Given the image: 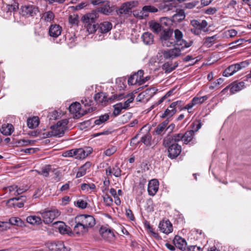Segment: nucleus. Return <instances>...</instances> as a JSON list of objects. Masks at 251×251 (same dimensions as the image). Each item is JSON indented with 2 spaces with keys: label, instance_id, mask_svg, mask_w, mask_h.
Returning a JSON list of instances; mask_svg holds the SVG:
<instances>
[{
  "label": "nucleus",
  "instance_id": "obj_37",
  "mask_svg": "<svg viewBox=\"0 0 251 251\" xmlns=\"http://www.w3.org/2000/svg\"><path fill=\"white\" fill-rule=\"evenodd\" d=\"M217 39V37L216 35L205 37L204 39L203 45L207 48H210L216 43Z\"/></svg>",
  "mask_w": 251,
  "mask_h": 251
},
{
  "label": "nucleus",
  "instance_id": "obj_5",
  "mask_svg": "<svg viewBox=\"0 0 251 251\" xmlns=\"http://www.w3.org/2000/svg\"><path fill=\"white\" fill-rule=\"evenodd\" d=\"M45 246L50 251H69V248L66 247L61 241H49Z\"/></svg>",
  "mask_w": 251,
  "mask_h": 251
},
{
  "label": "nucleus",
  "instance_id": "obj_53",
  "mask_svg": "<svg viewBox=\"0 0 251 251\" xmlns=\"http://www.w3.org/2000/svg\"><path fill=\"white\" fill-rule=\"evenodd\" d=\"M139 79L137 76H136L135 75H131L130 77L128 79V84L129 85H134L136 84H138L139 85V82L138 81Z\"/></svg>",
  "mask_w": 251,
  "mask_h": 251
},
{
  "label": "nucleus",
  "instance_id": "obj_9",
  "mask_svg": "<svg viewBox=\"0 0 251 251\" xmlns=\"http://www.w3.org/2000/svg\"><path fill=\"white\" fill-rule=\"evenodd\" d=\"M183 49L175 47L173 49H167L162 51L163 57L165 59H173L181 54V50Z\"/></svg>",
  "mask_w": 251,
  "mask_h": 251
},
{
  "label": "nucleus",
  "instance_id": "obj_28",
  "mask_svg": "<svg viewBox=\"0 0 251 251\" xmlns=\"http://www.w3.org/2000/svg\"><path fill=\"white\" fill-rule=\"evenodd\" d=\"M94 98L98 103L102 105H106V103L108 102L107 96L104 93L100 92L96 94Z\"/></svg>",
  "mask_w": 251,
  "mask_h": 251
},
{
  "label": "nucleus",
  "instance_id": "obj_2",
  "mask_svg": "<svg viewBox=\"0 0 251 251\" xmlns=\"http://www.w3.org/2000/svg\"><path fill=\"white\" fill-rule=\"evenodd\" d=\"M68 122L66 120L60 121L57 122L56 125L51 126V131H50V136H62L66 129V125Z\"/></svg>",
  "mask_w": 251,
  "mask_h": 251
},
{
  "label": "nucleus",
  "instance_id": "obj_58",
  "mask_svg": "<svg viewBox=\"0 0 251 251\" xmlns=\"http://www.w3.org/2000/svg\"><path fill=\"white\" fill-rule=\"evenodd\" d=\"M201 126V123L200 120L195 121L193 123V128L195 132L198 131Z\"/></svg>",
  "mask_w": 251,
  "mask_h": 251
},
{
  "label": "nucleus",
  "instance_id": "obj_62",
  "mask_svg": "<svg viewBox=\"0 0 251 251\" xmlns=\"http://www.w3.org/2000/svg\"><path fill=\"white\" fill-rule=\"evenodd\" d=\"M199 3V2L198 0H195L192 1L191 2H188L186 3V7L187 8L191 9L197 6Z\"/></svg>",
  "mask_w": 251,
  "mask_h": 251
},
{
  "label": "nucleus",
  "instance_id": "obj_24",
  "mask_svg": "<svg viewBox=\"0 0 251 251\" xmlns=\"http://www.w3.org/2000/svg\"><path fill=\"white\" fill-rule=\"evenodd\" d=\"M96 11L98 13L100 12L104 15H109L112 11V9L110 5V2L108 1H105L102 6L98 8Z\"/></svg>",
  "mask_w": 251,
  "mask_h": 251
},
{
  "label": "nucleus",
  "instance_id": "obj_55",
  "mask_svg": "<svg viewBox=\"0 0 251 251\" xmlns=\"http://www.w3.org/2000/svg\"><path fill=\"white\" fill-rule=\"evenodd\" d=\"M69 23L73 25H76L78 24V20L77 15H70L69 17Z\"/></svg>",
  "mask_w": 251,
  "mask_h": 251
},
{
  "label": "nucleus",
  "instance_id": "obj_7",
  "mask_svg": "<svg viewBox=\"0 0 251 251\" xmlns=\"http://www.w3.org/2000/svg\"><path fill=\"white\" fill-rule=\"evenodd\" d=\"M99 232L103 239L107 242L111 243L115 240V235L110 228L102 226L99 229Z\"/></svg>",
  "mask_w": 251,
  "mask_h": 251
},
{
  "label": "nucleus",
  "instance_id": "obj_41",
  "mask_svg": "<svg viewBox=\"0 0 251 251\" xmlns=\"http://www.w3.org/2000/svg\"><path fill=\"white\" fill-rule=\"evenodd\" d=\"M109 119V115L108 114H104L101 115L99 117L98 119H96L94 123L96 125H100L104 123Z\"/></svg>",
  "mask_w": 251,
  "mask_h": 251
},
{
  "label": "nucleus",
  "instance_id": "obj_23",
  "mask_svg": "<svg viewBox=\"0 0 251 251\" xmlns=\"http://www.w3.org/2000/svg\"><path fill=\"white\" fill-rule=\"evenodd\" d=\"M191 24L194 27H197L201 31L203 32L206 31L205 28L208 25L207 22L204 20H202L201 22L196 20H193L191 21Z\"/></svg>",
  "mask_w": 251,
  "mask_h": 251
},
{
  "label": "nucleus",
  "instance_id": "obj_33",
  "mask_svg": "<svg viewBox=\"0 0 251 251\" xmlns=\"http://www.w3.org/2000/svg\"><path fill=\"white\" fill-rule=\"evenodd\" d=\"M142 39L143 42L146 45H151L154 41L153 35L149 32L144 33L142 36Z\"/></svg>",
  "mask_w": 251,
  "mask_h": 251
},
{
  "label": "nucleus",
  "instance_id": "obj_31",
  "mask_svg": "<svg viewBox=\"0 0 251 251\" xmlns=\"http://www.w3.org/2000/svg\"><path fill=\"white\" fill-rule=\"evenodd\" d=\"M99 30L102 33L108 32L112 28V24L108 21L101 23L99 25Z\"/></svg>",
  "mask_w": 251,
  "mask_h": 251
},
{
  "label": "nucleus",
  "instance_id": "obj_46",
  "mask_svg": "<svg viewBox=\"0 0 251 251\" xmlns=\"http://www.w3.org/2000/svg\"><path fill=\"white\" fill-rule=\"evenodd\" d=\"M114 107V111L113 112V114L115 116H117L120 114L122 110L124 109L122 106V102H119L117 103L116 104L113 106Z\"/></svg>",
  "mask_w": 251,
  "mask_h": 251
},
{
  "label": "nucleus",
  "instance_id": "obj_54",
  "mask_svg": "<svg viewBox=\"0 0 251 251\" xmlns=\"http://www.w3.org/2000/svg\"><path fill=\"white\" fill-rule=\"evenodd\" d=\"M142 11L147 12H156L158 11V9L153 6L146 5L142 8Z\"/></svg>",
  "mask_w": 251,
  "mask_h": 251
},
{
  "label": "nucleus",
  "instance_id": "obj_19",
  "mask_svg": "<svg viewBox=\"0 0 251 251\" xmlns=\"http://www.w3.org/2000/svg\"><path fill=\"white\" fill-rule=\"evenodd\" d=\"M105 173L107 176H111L113 174L115 177H120L121 175V170L118 165H115L112 168L109 166L105 170Z\"/></svg>",
  "mask_w": 251,
  "mask_h": 251
},
{
  "label": "nucleus",
  "instance_id": "obj_22",
  "mask_svg": "<svg viewBox=\"0 0 251 251\" xmlns=\"http://www.w3.org/2000/svg\"><path fill=\"white\" fill-rule=\"evenodd\" d=\"M173 242L177 248L181 250H186V242L180 236H176L174 239Z\"/></svg>",
  "mask_w": 251,
  "mask_h": 251
},
{
  "label": "nucleus",
  "instance_id": "obj_20",
  "mask_svg": "<svg viewBox=\"0 0 251 251\" xmlns=\"http://www.w3.org/2000/svg\"><path fill=\"white\" fill-rule=\"evenodd\" d=\"M62 27L59 25H51L49 28V34L54 38L58 37L61 33Z\"/></svg>",
  "mask_w": 251,
  "mask_h": 251
},
{
  "label": "nucleus",
  "instance_id": "obj_30",
  "mask_svg": "<svg viewBox=\"0 0 251 251\" xmlns=\"http://www.w3.org/2000/svg\"><path fill=\"white\" fill-rule=\"evenodd\" d=\"M0 130V132L4 135H10L14 131V127L10 124H3Z\"/></svg>",
  "mask_w": 251,
  "mask_h": 251
},
{
  "label": "nucleus",
  "instance_id": "obj_18",
  "mask_svg": "<svg viewBox=\"0 0 251 251\" xmlns=\"http://www.w3.org/2000/svg\"><path fill=\"white\" fill-rule=\"evenodd\" d=\"M159 182L156 179H153L149 181L148 184V191L150 196H154L158 190Z\"/></svg>",
  "mask_w": 251,
  "mask_h": 251
},
{
  "label": "nucleus",
  "instance_id": "obj_35",
  "mask_svg": "<svg viewBox=\"0 0 251 251\" xmlns=\"http://www.w3.org/2000/svg\"><path fill=\"white\" fill-rule=\"evenodd\" d=\"M28 223L32 225H40L42 223V219L40 217L35 215L29 216L26 218Z\"/></svg>",
  "mask_w": 251,
  "mask_h": 251
},
{
  "label": "nucleus",
  "instance_id": "obj_27",
  "mask_svg": "<svg viewBox=\"0 0 251 251\" xmlns=\"http://www.w3.org/2000/svg\"><path fill=\"white\" fill-rule=\"evenodd\" d=\"M75 225L73 227V230L75 233L77 234H82L83 233L88 231V230H86V228L84 226V225H82L80 222H78L77 220V218L75 217Z\"/></svg>",
  "mask_w": 251,
  "mask_h": 251
},
{
  "label": "nucleus",
  "instance_id": "obj_21",
  "mask_svg": "<svg viewBox=\"0 0 251 251\" xmlns=\"http://www.w3.org/2000/svg\"><path fill=\"white\" fill-rule=\"evenodd\" d=\"M178 102V101L172 102L169 108L165 111L163 114L161 116V117H171L173 116L176 112V106Z\"/></svg>",
  "mask_w": 251,
  "mask_h": 251
},
{
  "label": "nucleus",
  "instance_id": "obj_38",
  "mask_svg": "<svg viewBox=\"0 0 251 251\" xmlns=\"http://www.w3.org/2000/svg\"><path fill=\"white\" fill-rule=\"evenodd\" d=\"M194 134L195 131L194 130L187 131L184 134H183L184 143L187 144L190 142L193 138Z\"/></svg>",
  "mask_w": 251,
  "mask_h": 251
},
{
  "label": "nucleus",
  "instance_id": "obj_50",
  "mask_svg": "<svg viewBox=\"0 0 251 251\" xmlns=\"http://www.w3.org/2000/svg\"><path fill=\"white\" fill-rule=\"evenodd\" d=\"M117 148L116 146H110L104 152V154L107 156H110L117 151Z\"/></svg>",
  "mask_w": 251,
  "mask_h": 251
},
{
  "label": "nucleus",
  "instance_id": "obj_26",
  "mask_svg": "<svg viewBox=\"0 0 251 251\" xmlns=\"http://www.w3.org/2000/svg\"><path fill=\"white\" fill-rule=\"evenodd\" d=\"M69 111L72 114H75V116H81L83 113L80 112L81 105L79 102H75L72 103L69 107Z\"/></svg>",
  "mask_w": 251,
  "mask_h": 251
},
{
  "label": "nucleus",
  "instance_id": "obj_14",
  "mask_svg": "<svg viewBox=\"0 0 251 251\" xmlns=\"http://www.w3.org/2000/svg\"><path fill=\"white\" fill-rule=\"evenodd\" d=\"M159 230L163 233L168 234L173 230L172 224L168 220H163L159 224Z\"/></svg>",
  "mask_w": 251,
  "mask_h": 251
},
{
  "label": "nucleus",
  "instance_id": "obj_56",
  "mask_svg": "<svg viewBox=\"0 0 251 251\" xmlns=\"http://www.w3.org/2000/svg\"><path fill=\"white\" fill-rule=\"evenodd\" d=\"M125 98L123 94L114 95L109 98H108V102H112L115 100H121Z\"/></svg>",
  "mask_w": 251,
  "mask_h": 251
},
{
  "label": "nucleus",
  "instance_id": "obj_15",
  "mask_svg": "<svg viewBox=\"0 0 251 251\" xmlns=\"http://www.w3.org/2000/svg\"><path fill=\"white\" fill-rule=\"evenodd\" d=\"M182 140L183 141V134L178 133L173 135L172 136H168L164 139L163 145L164 146H168L171 143H176Z\"/></svg>",
  "mask_w": 251,
  "mask_h": 251
},
{
  "label": "nucleus",
  "instance_id": "obj_29",
  "mask_svg": "<svg viewBox=\"0 0 251 251\" xmlns=\"http://www.w3.org/2000/svg\"><path fill=\"white\" fill-rule=\"evenodd\" d=\"M178 66V63L175 62L173 63L171 62H167L162 65V69L165 71V73L168 74L175 70Z\"/></svg>",
  "mask_w": 251,
  "mask_h": 251
},
{
  "label": "nucleus",
  "instance_id": "obj_1",
  "mask_svg": "<svg viewBox=\"0 0 251 251\" xmlns=\"http://www.w3.org/2000/svg\"><path fill=\"white\" fill-rule=\"evenodd\" d=\"M98 17L99 13L95 10L86 14L82 17L81 20L89 34L94 33L96 31V20Z\"/></svg>",
  "mask_w": 251,
  "mask_h": 251
},
{
  "label": "nucleus",
  "instance_id": "obj_44",
  "mask_svg": "<svg viewBox=\"0 0 251 251\" xmlns=\"http://www.w3.org/2000/svg\"><path fill=\"white\" fill-rule=\"evenodd\" d=\"M126 97H129V98L125 102L122 103L124 109H126L129 107L130 103L133 101L135 98L134 94L132 93L127 95Z\"/></svg>",
  "mask_w": 251,
  "mask_h": 251
},
{
  "label": "nucleus",
  "instance_id": "obj_40",
  "mask_svg": "<svg viewBox=\"0 0 251 251\" xmlns=\"http://www.w3.org/2000/svg\"><path fill=\"white\" fill-rule=\"evenodd\" d=\"M95 184L91 183H82L81 184V189L82 191L86 193H90V191H94L96 189Z\"/></svg>",
  "mask_w": 251,
  "mask_h": 251
},
{
  "label": "nucleus",
  "instance_id": "obj_43",
  "mask_svg": "<svg viewBox=\"0 0 251 251\" xmlns=\"http://www.w3.org/2000/svg\"><path fill=\"white\" fill-rule=\"evenodd\" d=\"M149 25L154 33H158L161 30V25L158 23L151 21L149 22Z\"/></svg>",
  "mask_w": 251,
  "mask_h": 251
},
{
  "label": "nucleus",
  "instance_id": "obj_64",
  "mask_svg": "<svg viewBox=\"0 0 251 251\" xmlns=\"http://www.w3.org/2000/svg\"><path fill=\"white\" fill-rule=\"evenodd\" d=\"M186 251H202V250L197 246H191L187 247Z\"/></svg>",
  "mask_w": 251,
  "mask_h": 251
},
{
  "label": "nucleus",
  "instance_id": "obj_13",
  "mask_svg": "<svg viewBox=\"0 0 251 251\" xmlns=\"http://www.w3.org/2000/svg\"><path fill=\"white\" fill-rule=\"evenodd\" d=\"M138 4L137 1L132 0L124 3L119 9L120 14H127L131 12V9Z\"/></svg>",
  "mask_w": 251,
  "mask_h": 251
},
{
  "label": "nucleus",
  "instance_id": "obj_42",
  "mask_svg": "<svg viewBox=\"0 0 251 251\" xmlns=\"http://www.w3.org/2000/svg\"><path fill=\"white\" fill-rule=\"evenodd\" d=\"M151 135L150 132H148L141 138V141L147 146H150L151 142Z\"/></svg>",
  "mask_w": 251,
  "mask_h": 251
},
{
  "label": "nucleus",
  "instance_id": "obj_8",
  "mask_svg": "<svg viewBox=\"0 0 251 251\" xmlns=\"http://www.w3.org/2000/svg\"><path fill=\"white\" fill-rule=\"evenodd\" d=\"M174 36L175 39V45L181 46V49L187 48L190 47L192 45V41L187 42L182 39L183 33L179 29H176L174 31Z\"/></svg>",
  "mask_w": 251,
  "mask_h": 251
},
{
  "label": "nucleus",
  "instance_id": "obj_12",
  "mask_svg": "<svg viewBox=\"0 0 251 251\" xmlns=\"http://www.w3.org/2000/svg\"><path fill=\"white\" fill-rule=\"evenodd\" d=\"M21 14L24 16H33L38 11L34 6L30 4H25L21 7Z\"/></svg>",
  "mask_w": 251,
  "mask_h": 251
},
{
  "label": "nucleus",
  "instance_id": "obj_10",
  "mask_svg": "<svg viewBox=\"0 0 251 251\" xmlns=\"http://www.w3.org/2000/svg\"><path fill=\"white\" fill-rule=\"evenodd\" d=\"M172 33L169 31H164L160 36V41L164 47H170L175 45V40L173 38Z\"/></svg>",
  "mask_w": 251,
  "mask_h": 251
},
{
  "label": "nucleus",
  "instance_id": "obj_63",
  "mask_svg": "<svg viewBox=\"0 0 251 251\" xmlns=\"http://www.w3.org/2000/svg\"><path fill=\"white\" fill-rule=\"evenodd\" d=\"M244 41L243 39H240L237 40H236L235 41L231 43L230 44V45H232L231 46V48H234L238 46L239 45L242 44Z\"/></svg>",
  "mask_w": 251,
  "mask_h": 251
},
{
  "label": "nucleus",
  "instance_id": "obj_16",
  "mask_svg": "<svg viewBox=\"0 0 251 251\" xmlns=\"http://www.w3.org/2000/svg\"><path fill=\"white\" fill-rule=\"evenodd\" d=\"M25 201V198L24 196H21L18 198H14L9 199L7 201V204L9 206H17L19 208H22L24 205L23 201Z\"/></svg>",
  "mask_w": 251,
  "mask_h": 251
},
{
  "label": "nucleus",
  "instance_id": "obj_45",
  "mask_svg": "<svg viewBox=\"0 0 251 251\" xmlns=\"http://www.w3.org/2000/svg\"><path fill=\"white\" fill-rule=\"evenodd\" d=\"M159 9L164 12H170L174 11L176 7L171 4L164 3L160 6Z\"/></svg>",
  "mask_w": 251,
  "mask_h": 251
},
{
  "label": "nucleus",
  "instance_id": "obj_36",
  "mask_svg": "<svg viewBox=\"0 0 251 251\" xmlns=\"http://www.w3.org/2000/svg\"><path fill=\"white\" fill-rule=\"evenodd\" d=\"M168 121L165 120L159 124L154 130V133L157 135H160L166 129V127L168 124Z\"/></svg>",
  "mask_w": 251,
  "mask_h": 251
},
{
  "label": "nucleus",
  "instance_id": "obj_47",
  "mask_svg": "<svg viewBox=\"0 0 251 251\" xmlns=\"http://www.w3.org/2000/svg\"><path fill=\"white\" fill-rule=\"evenodd\" d=\"M208 97L207 96H204L201 97H194L192 100L194 103V105L201 104L205 100H207Z\"/></svg>",
  "mask_w": 251,
  "mask_h": 251
},
{
  "label": "nucleus",
  "instance_id": "obj_4",
  "mask_svg": "<svg viewBox=\"0 0 251 251\" xmlns=\"http://www.w3.org/2000/svg\"><path fill=\"white\" fill-rule=\"evenodd\" d=\"M78 222H80L82 225L88 231L90 228L92 227L96 224L95 219L93 216L89 215H79L75 217Z\"/></svg>",
  "mask_w": 251,
  "mask_h": 251
},
{
  "label": "nucleus",
  "instance_id": "obj_59",
  "mask_svg": "<svg viewBox=\"0 0 251 251\" xmlns=\"http://www.w3.org/2000/svg\"><path fill=\"white\" fill-rule=\"evenodd\" d=\"M9 228L10 226L8 222L0 221V230L5 231Z\"/></svg>",
  "mask_w": 251,
  "mask_h": 251
},
{
  "label": "nucleus",
  "instance_id": "obj_25",
  "mask_svg": "<svg viewBox=\"0 0 251 251\" xmlns=\"http://www.w3.org/2000/svg\"><path fill=\"white\" fill-rule=\"evenodd\" d=\"M55 18L54 13L51 11L43 13L41 17V20L46 23H51Z\"/></svg>",
  "mask_w": 251,
  "mask_h": 251
},
{
  "label": "nucleus",
  "instance_id": "obj_32",
  "mask_svg": "<svg viewBox=\"0 0 251 251\" xmlns=\"http://www.w3.org/2000/svg\"><path fill=\"white\" fill-rule=\"evenodd\" d=\"M185 18L184 11L182 9L176 11V13L172 16V20L174 22H179Z\"/></svg>",
  "mask_w": 251,
  "mask_h": 251
},
{
  "label": "nucleus",
  "instance_id": "obj_49",
  "mask_svg": "<svg viewBox=\"0 0 251 251\" xmlns=\"http://www.w3.org/2000/svg\"><path fill=\"white\" fill-rule=\"evenodd\" d=\"M9 226L15 225V226H20L22 224V220L18 217H12L9 219Z\"/></svg>",
  "mask_w": 251,
  "mask_h": 251
},
{
  "label": "nucleus",
  "instance_id": "obj_57",
  "mask_svg": "<svg viewBox=\"0 0 251 251\" xmlns=\"http://www.w3.org/2000/svg\"><path fill=\"white\" fill-rule=\"evenodd\" d=\"M103 199L106 205L110 206L112 205L113 203V200L108 195L106 194L103 196Z\"/></svg>",
  "mask_w": 251,
  "mask_h": 251
},
{
  "label": "nucleus",
  "instance_id": "obj_61",
  "mask_svg": "<svg viewBox=\"0 0 251 251\" xmlns=\"http://www.w3.org/2000/svg\"><path fill=\"white\" fill-rule=\"evenodd\" d=\"M61 224L58 226V230L60 233L64 234L67 232V229L66 228V226L64 225L62 223L59 222Z\"/></svg>",
  "mask_w": 251,
  "mask_h": 251
},
{
  "label": "nucleus",
  "instance_id": "obj_34",
  "mask_svg": "<svg viewBox=\"0 0 251 251\" xmlns=\"http://www.w3.org/2000/svg\"><path fill=\"white\" fill-rule=\"evenodd\" d=\"M39 122V119L38 117L33 116L27 119V125L29 128L32 129L38 126Z\"/></svg>",
  "mask_w": 251,
  "mask_h": 251
},
{
  "label": "nucleus",
  "instance_id": "obj_11",
  "mask_svg": "<svg viewBox=\"0 0 251 251\" xmlns=\"http://www.w3.org/2000/svg\"><path fill=\"white\" fill-rule=\"evenodd\" d=\"M168 147V156L171 159L175 158L177 157L181 151V147L177 143H171Z\"/></svg>",
  "mask_w": 251,
  "mask_h": 251
},
{
  "label": "nucleus",
  "instance_id": "obj_51",
  "mask_svg": "<svg viewBox=\"0 0 251 251\" xmlns=\"http://www.w3.org/2000/svg\"><path fill=\"white\" fill-rule=\"evenodd\" d=\"M75 204L78 208L85 209L87 207L88 203L84 200H78L76 202H75Z\"/></svg>",
  "mask_w": 251,
  "mask_h": 251
},
{
  "label": "nucleus",
  "instance_id": "obj_48",
  "mask_svg": "<svg viewBox=\"0 0 251 251\" xmlns=\"http://www.w3.org/2000/svg\"><path fill=\"white\" fill-rule=\"evenodd\" d=\"M144 72L142 70H139L136 73L134 74V75H135L136 76L138 77V78L139 79L138 81L139 82L140 85L145 83V82L147 80V77H146V79L142 78Z\"/></svg>",
  "mask_w": 251,
  "mask_h": 251
},
{
  "label": "nucleus",
  "instance_id": "obj_52",
  "mask_svg": "<svg viewBox=\"0 0 251 251\" xmlns=\"http://www.w3.org/2000/svg\"><path fill=\"white\" fill-rule=\"evenodd\" d=\"M36 142L35 140H25L21 139L18 141L19 144L21 146H27L28 145H33Z\"/></svg>",
  "mask_w": 251,
  "mask_h": 251
},
{
  "label": "nucleus",
  "instance_id": "obj_6",
  "mask_svg": "<svg viewBox=\"0 0 251 251\" xmlns=\"http://www.w3.org/2000/svg\"><path fill=\"white\" fill-rule=\"evenodd\" d=\"M43 218V221L46 224H49L53 222V221L58 217L60 213L57 209H51L50 210L45 211L43 212H40Z\"/></svg>",
  "mask_w": 251,
  "mask_h": 251
},
{
  "label": "nucleus",
  "instance_id": "obj_3",
  "mask_svg": "<svg viewBox=\"0 0 251 251\" xmlns=\"http://www.w3.org/2000/svg\"><path fill=\"white\" fill-rule=\"evenodd\" d=\"M248 65L249 63L247 61H243L239 63L231 65L224 71L223 75L226 77L231 76L242 69L248 66Z\"/></svg>",
  "mask_w": 251,
  "mask_h": 251
},
{
  "label": "nucleus",
  "instance_id": "obj_17",
  "mask_svg": "<svg viewBox=\"0 0 251 251\" xmlns=\"http://www.w3.org/2000/svg\"><path fill=\"white\" fill-rule=\"evenodd\" d=\"M245 87V83L243 81L238 83H233L231 86L226 87L224 89L222 93H225L230 87V92L231 94H234L237 92L241 90Z\"/></svg>",
  "mask_w": 251,
  "mask_h": 251
},
{
  "label": "nucleus",
  "instance_id": "obj_60",
  "mask_svg": "<svg viewBox=\"0 0 251 251\" xmlns=\"http://www.w3.org/2000/svg\"><path fill=\"white\" fill-rule=\"evenodd\" d=\"M85 158L84 151L82 148L78 149V154L76 157V159H81Z\"/></svg>",
  "mask_w": 251,
  "mask_h": 251
},
{
  "label": "nucleus",
  "instance_id": "obj_39",
  "mask_svg": "<svg viewBox=\"0 0 251 251\" xmlns=\"http://www.w3.org/2000/svg\"><path fill=\"white\" fill-rule=\"evenodd\" d=\"M90 164L89 163L84 164L83 166L80 167L76 175V177L79 178L84 176L86 173L87 170L89 168Z\"/></svg>",
  "mask_w": 251,
  "mask_h": 251
}]
</instances>
